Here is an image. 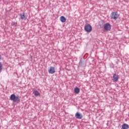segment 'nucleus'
<instances>
[{
	"mask_svg": "<svg viewBox=\"0 0 129 129\" xmlns=\"http://www.w3.org/2000/svg\"><path fill=\"white\" fill-rule=\"evenodd\" d=\"M10 100H12L14 102L19 103L20 101V96L19 95L16 96L15 94H13L10 96Z\"/></svg>",
	"mask_w": 129,
	"mask_h": 129,
	"instance_id": "f257e3e1",
	"label": "nucleus"
},
{
	"mask_svg": "<svg viewBox=\"0 0 129 129\" xmlns=\"http://www.w3.org/2000/svg\"><path fill=\"white\" fill-rule=\"evenodd\" d=\"M110 17L112 20H117L119 15L117 14V12H114L111 13Z\"/></svg>",
	"mask_w": 129,
	"mask_h": 129,
	"instance_id": "f03ea898",
	"label": "nucleus"
},
{
	"mask_svg": "<svg viewBox=\"0 0 129 129\" xmlns=\"http://www.w3.org/2000/svg\"><path fill=\"white\" fill-rule=\"evenodd\" d=\"M84 30L87 33H90L92 31V26L90 24H87L84 27Z\"/></svg>",
	"mask_w": 129,
	"mask_h": 129,
	"instance_id": "7ed1b4c3",
	"label": "nucleus"
},
{
	"mask_svg": "<svg viewBox=\"0 0 129 129\" xmlns=\"http://www.w3.org/2000/svg\"><path fill=\"white\" fill-rule=\"evenodd\" d=\"M104 29L105 30V31H109V30L111 29V25H110V24L108 23H106L104 24Z\"/></svg>",
	"mask_w": 129,
	"mask_h": 129,
	"instance_id": "20e7f679",
	"label": "nucleus"
},
{
	"mask_svg": "<svg viewBox=\"0 0 129 129\" xmlns=\"http://www.w3.org/2000/svg\"><path fill=\"white\" fill-rule=\"evenodd\" d=\"M75 117L78 119H82L83 118V115L78 112L75 114Z\"/></svg>",
	"mask_w": 129,
	"mask_h": 129,
	"instance_id": "39448f33",
	"label": "nucleus"
},
{
	"mask_svg": "<svg viewBox=\"0 0 129 129\" xmlns=\"http://www.w3.org/2000/svg\"><path fill=\"white\" fill-rule=\"evenodd\" d=\"M119 76L118 75H116V74H114L113 75V79L112 80L113 82H115L118 80Z\"/></svg>",
	"mask_w": 129,
	"mask_h": 129,
	"instance_id": "423d86ee",
	"label": "nucleus"
},
{
	"mask_svg": "<svg viewBox=\"0 0 129 129\" xmlns=\"http://www.w3.org/2000/svg\"><path fill=\"white\" fill-rule=\"evenodd\" d=\"M55 72V68L53 67H51L50 68V69L48 70V73H49V74H54Z\"/></svg>",
	"mask_w": 129,
	"mask_h": 129,
	"instance_id": "0eeeda50",
	"label": "nucleus"
},
{
	"mask_svg": "<svg viewBox=\"0 0 129 129\" xmlns=\"http://www.w3.org/2000/svg\"><path fill=\"white\" fill-rule=\"evenodd\" d=\"M20 18L22 20H27V17H26V16L25 15V13H23L22 14H20Z\"/></svg>",
	"mask_w": 129,
	"mask_h": 129,
	"instance_id": "6e6552de",
	"label": "nucleus"
},
{
	"mask_svg": "<svg viewBox=\"0 0 129 129\" xmlns=\"http://www.w3.org/2000/svg\"><path fill=\"white\" fill-rule=\"evenodd\" d=\"M60 20L61 23H65L66 22V18L64 16H61L60 18Z\"/></svg>",
	"mask_w": 129,
	"mask_h": 129,
	"instance_id": "1a4fd4ad",
	"label": "nucleus"
},
{
	"mask_svg": "<svg viewBox=\"0 0 129 129\" xmlns=\"http://www.w3.org/2000/svg\"><path fill=\"white\" fill-rule=\"evenodd\" d=\"M129 128V126H128V124H123L122 125V129H128Z\"/></svg>",
	"mask_w": 129,
	"mask_h": 129,
	"instance_id": "9d476101",
	"label": "nucleus"
},
{
	"mask_svg": "<svg viewBox=\"0 0 129 129\" xmlns=\"http://www.w3.org/2000/svg\"><path fill=\"white\" fill-rule=\"evenodd\" d=\"M80 92V89L78 87H76L75 88V93H79Z\"/></svg>",
	"mask_w": 129,
	"mask_h": 129,
	"instance_id": "9b49d317",
	"label": "nucleus"
},
{
	"mask_svg": "<svg viewBox=\"0 0 129 129\" xmlns=\"http://www.w3.org/2000/svg\"><path fill=\"white\" fill-rule=\"evenodd\" d=\"M33 93L35 96H40V93L38 91H34Z\"/></svg>",
	"mask_w": 129,
	"mask_h": 129,
	"instance_id": "f8f14e48",
	"label": "nucleus"
},
{
	"mask_svg": "<svg viewBox=\"0 0 129 129\" xmlns=\"http://www.w3.org/2000/svg\"><path fill=\"white\" fill-rule=\"evenodd\" d=\"M2 70H3V64L0 62V72H2Z\"/></svg>",
	"mask_w": 129,
	"mask_h": 129,
	"instance_id": "ddd939ff",
	"label": "nucleus"
},
{
	"mask_svg": "<svg viewBox=\"0 0 129 129\" xmlns=\"http://www.w3.org/2000/svg\"><path fill=\"white\" fill-rule=\"evenodd\" d=\"M79 66H82V60H80L79 63Z\"/></svg>",
	"mask_w": 129,
	"mask_h": 129,
	"instance_id": "4468645a",
	"label": "nucleus"
},
{
	"mask_svg": "<svg viewBox=\"0 0 129 129\" xmlns=\"http://www.w3.org/2000/svg\"><path fill=\"white\" fill-rule=\"evenodd\" d=\"M2 59V55L0 54V60Z\"/></svg>",
	"mask_w": 129,
	"mask_h": 129,
	"instance_id": "2eb2a0df",
	"label": "nucleus"
}]
</instances>
